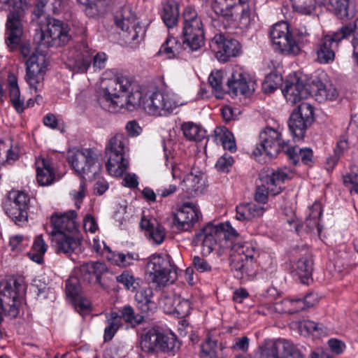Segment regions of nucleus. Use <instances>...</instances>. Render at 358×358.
Instances as JSON below:
<instances>
[{
	"label": "nucleus",
	"instance_id": "obj_1",
	"mask_svg": "<svg viewBox=\"0 0 358 358\" xmlns=\"http://www.w3.org/2000/svg\"><path fill=\"white\" fill-rule=\"evenodd\" d=\"M122 105L120 110L125 108L128 111H134L142 108L147 113L154 116H166L171 114L178 106L182 105L177 95L172 92H155L145 100L141 87L133 80V86L121 98Z\"/></svg>",
	"mask_w": 358,
	"mask_h": 358
},
{
	"label": "nucleus",
	"instance_id": "obj_2",
	"mask_svg": "<svg viewBox=\"0 0 358 358\" xmlns=\"http://www.w3.org/2000/svg\"><path fill=\"white\" fill-rule=\"evenodd\" d=\"M309 36L306 29L290 30L286 22L275 24L270 31L273 48L285 55L300 54L302 47L309 42Z\"/></svg>",
	"mask_w": 358,
	"mask_h": 358
},
{
	"label": "nucleus",
	"instance_id": "obj_3",
	"mask_svg": "<svg viewBox=\"0 0 358 358\" xmlns=\"http://www.w3.org/2000/svg\"><path fill=\"white\" fill-rule=\"evenodd\" d=\"M248 0H212L210 6L224 27L246 29L251 21Z\"/></svg>",
	"mask_w": 358,
	"mask_h": 358
},
{
	"label": "nucleus",
	"instance_id": "obj_4",
	"mask_svg": "<svg viewBox=\"0 0 358 358\" xmlns=\"http://www.w3.org/2000/svg\"><path fill=\"white\" fill-rule=\"evenodd\" d=\"M231 266L238 279H245L254 275V258L256 247L251 241L238 238V234L231 238Z\"/></svg>",
	"mask_w": 358,
	"mask_h": 358
},
{
	"label": "nucleus",
	"instance_id": "obj_5",
	"mask_svg": "<svg viewBox=\"0 0 358 358\" xmlns=\"http://www.w3.org/2000/svg\"><path fill=\"white\" fill-rule=\"evenodd\" d=\"M134 79L123 74H118L105 82L101 89L99 102L101 108L110 113L120 111V101L133 86Z\"/></svg>",
	"mask_w": 358,
	"mask_h": 358
},
{
	"label": "nucleus",
	"instance_id": "obj_6",
	"mask_svg": "<svg viewBox=\"0 0 358 358\" xmlns=\"http://www.w3.org/2000/svg\"><path fill=\"white\" fill-rule=\"evenodd\" d=\"M129 151V138L126 135L117 133L112 136L106 146V163L108 173L115 177L121 176L127 170L129 162L126 154Z\"/></svg>",
	"mask_w": 358,
	"mask_h": 358
},
{
	"label": "nucleus",
	"instance_id": "obj_7",
	"mask_svg": "<svg viewBox=\"0 0 358 358\" xmlns=\"http://www.w3.org/2000/svg\"><path fill=\"white\" fill-rule=\"evenodd\" d=\"M67 161L85 180H94L101 168L99 155L92 148L70 150L67 152Z\"/></svg>",
	"mask_w": 358,
	"mask_h": 358
},
{
	"label": "nucleus",
	"instance_id": "obj_8",
	"mask_svg": "<svg viewBox=\"0 0 358 358\" xmlns=\"http://www.w3.org/2000/svg\"><path fill=\"white\" fill-rule=\"evenodd\" d=\"M41 24V33L38 43L41 46L60 47L67 44L71 39L69 34L70 29L63 21L50 17H45V22H38Z\"/></svg>",
	"mask_w": 358,
	"mask_h": 358
},
{
	"label": "nucleus",
	"instance_id": "obj_9",
	"mask_svg": "<svg viewBox=\"0 0 358 358\" xmlns=\"http://www.w3.org/2000/svg\"><path fill=\"white\" fill-rule=\"evenodd\" d=\"M0 3L12 6L6 23L5 42L10 50H13L19 45L23 35L22 20L24 5L22 0H0Z\"/></svg>",
	"mask_w": 358,
	"mask_h": 358
},
{
	"label": "nucleus",
	"instance_id": "obj_10",
	"mask_svg": "<svg viewBox=\"0 0 358 358\" xmlns=\"http://www.w3.org/2000/svg\"><path fill=\"white\" fill-rule=\"evenodd\" d=\"M236 234V231L228 223H221L217 225L208 223L195 234L194 242L196 244L201 243L203 252L209 254L213 250L218 241L222 239L231 240L232 236Z\"/></svg>",
	"mask_w": 358,
	"mask_h": 358
},
{
	"label": "nucleus",
	"instance_id": "obj_11",
	"mask_svg": "<svg viewBox=\"0 0 358 358\" xmlns=\"http://www.w3.org/2000/svg\"><path fill=\"white\" fill-rule=\"evenodd\" d=\"M22 287L19 280L13 277L0 283V307L6 316L16 318L20 313V302L18 294Z\"/></svg>",
	"mask_w": 358,
	"mask_h": 358
},
{
	"label": "nucleus",
	"instance_id": "obj_12",
	"mask_svg": "<svg viewBox=\"0 0 358 358\" xmlns=\"http://www.w3.org/2000/svg\"><path fill=\"white\" fill-rule=\"evenodd\" d=\"M114 22L116 27L123 31L122 36L127 43H138L143 38L144 27L136 22L135 15L129 8H122L116 11Z\"/></svg>",
	"mask_w": 358,
	"mask_h": 358
},
{
	"label": "nucleus",
	"instance_id": "obj_13",
	"mask_svg": "<svg viewBox=\"0 0 358 358\" xmlns=\"http://www.w3.org/2000/svg\"><path fill=\"white\" fill-rule=\"evenodd\" d=\"M259 358H303L301 351L285 339L265 340L258 348Z\"/></svg>",
	"mask_w": 358,
	"mask_h": 358
},
{
	"label": "nucleus",
	"instance_id": "obj_14",
	"mask_svg": "<svg viewBox=\"0 0 358 358\" xmlns=\"http://www.w3.org/2000/svg\"><path fill=\"white\" fill-rule=\"evenodd\" d=\"M287 148V143L282 139L281 134L278 131L266 127L260 133L259 143L252 153L255 157L265 154L273 157Z\"/></svg>",
	"mask_w": 358,
	"mask_h": 358
},
{
	"label": "nucleus",
	"instance_id": "obj_15",
	"mask_svg": "<svg viewBox=\"0 0 358 358\" xmlns=\"http://www.w3.org/2000/svg\"><path fill=\"white\" fill-rule=\"evenodd\" d=\"M152 266V280L158 286H165L173 283L177 278L176 267L171 263V258L168 255L153 256L149 264Z\"/></svg>",
	"mask_w": 358,
	"mask_h": 358
},
{
	"label": "nucleus",
	"instance_id": "obj_16",
	"mask_svg": "<svg viewBox=\"0 0 358 358\" xmlns=\"http://www.w3.org/2000/svg\"><path fill=\"white\" fill-rule=\"evenodd\" d=\"M286 179H288L287 173L280 169L263 176L261 179L262 184L257 187L255 200L259 203H266L268 194L277 195L282 191V184Z\"/></svg>",
	"mask_w": 358,
	"mask_h": 358
},
{
	"label": "nucleus",
	"instance_id": "obj_17",
	"mask_svg": "<svg viewBox=\"0 0 358 358\" xmlns=\"http://www.w3.org/2000/svg\"><path fill=\"white\" fill-rule=\"evenodd\" d=\"M313 108L308 103H301L290 115L288 127L294 138L301 139L305 136L307 128L313 121Z\"/></svg>",
	"mask_w": 358,
	"mask_h": 358
},
{
	"label": "nucleus",
	"instance_id": "obj_18",
	"mask_svg": "<svg viewBox=\"0 0 358 358\" xmlns=\"http://www.w3.org/2000/svg\"><path fill=\"white\" fill-rule=\"evenodd\" d=\"M50 237L52 245L57 254H64L67 257H71L73 254H77L81 251L78 231L67 234L59 231Z\"/></svg>",
	"mask_w": 358,
	"mask_h": 358
},
{
	"label": "nucleus",
	"instance_id": "obj_19",
	"mask_svg": "<svg viewBox=\"0 0 358 358\" xmlns=\"http://www.w3.org/2000/svg\"><path fill=\"white\" fill-rule=\"evenodd\" d=\"M210 47L222 62H227L230 57H236L241 50L239 42L222 34H216L210 41Z\"/></svg>",
	"mask_w": 358,
	"mask_h": 358
},
{
	"label": "nucleus",
	"instance_id": "obj_20",
	"mask_svg": "<svg viewBox=\"0 0 358 358\" xmlns=\"http://www.w3.org/2000/svg\"><path fill=\"white\" fill-rule=\"evenodd\" d=\"M201 215L193 203L185 202L174 213L172 228L177 231H188Z\"/></svg>",
	"mask_w": 358,
	"mask_h": 358
},
{
	"label": "nucleus",
	"instance_id": "obj_21",
	"mask_svg": "<svg viewBox=\"0 0 358 358\" xmlns=\"http://www.w3.org/2000/svg\"><path fill=\"white\" fill-rule=\"evenodd\" d=\"M255 86V82L248 74L241 70L234 71L227 80L226 92L231 96L242 94L248 96L254 92Z\"/></svg>",
	"mask_w": 358,
	"mask_h": 358
},
{
	"label": "nucleus",
	"instance_id": "obj_22",
	"mask_svg": "<svg viewBox=\"0 0 358 358\" xmlns=\"http://www.w3.org/2000/svg\"><path fill=\"white\" fill-rule=\"evenodd\" d=\"M76 218L77 213L73 210L63 213H54L50 217V224L52 230L50 232V236L59 231L67 234L68 232L78 231Z\"/></svg>",
	"mask_w": 358,
	"mask_h": 358
},
{
	"label": "nucleus",
	"instance_id": "obj_23",
	"mask_svg": "<svg viewBox=\"0 0 358 358\" xmlns=\"http://www.w3.org/2000/svg\"><path fill=\"white\" fill-rule=\"evenodd\" d=\"M282 92L287 101L292 104H295L301 99L310 96L308 84H303L296 76L290 77L285 81Z\"/></svg>",
	"mask_w": 358,
	"mask_h": 358
},
{
	"label": "nucleus",
	"instance_id": "obj_24",
	"mask_svg": "<svg viewBox=\"0 0 358 358\" xmlns=\"http://www.w3.org/2000/svg\"><path fill=\"white\" fill-rule=\"evenodd\" d=\"M180 185L187 197L201 195L204 192L206 188L203 174L199 170L193 169L185 175Z\"/></svg>",
	"mask_w": 358,
	"mask_h": 358
},
{
	"label": "nucleus",
	"instance_id": "obj_25",
	"mask_svg": "<svg viewBox=\"0 0 358 358\" xmlns=\"http://www.w3.org/2000/svg\"><path fill=\"white\" fill-rule=\"evenodd\" d=\"M92 57L88 50L82 52L71 50L69 56L67 66L75 73H85L92 63Z\"/></svg>",
	"mask_w": 358,
	"mask_h": 358
},
{
	"label": "nucleus",
	"instance_id": "obj_26",
	"mask_svg": "<svg viewBox=\"0 0 358 358\" xmlns=\"http://www.w3.org/2000/svg\"><path fill=\"white\" fill-rule=\"evenodd\" d=\"M294 273L299 277L301 283L309 285L313 281V260L310 255H306L295 263Z\"/></svg>",
	"mask_w": 358,
	"mask_h": 358
},
{
	"label": "nucleus",
	"instance_id": "obj_27",
	"mask_svg": "<svg viewBox=\"0 0 358 358\" xmlns=\"http://www.w3.org/2000/svg\"><path fill=\"white\" fill-rule=\"evenodd\" d=\"M104 265L100 262H87L79 268L78 278L87 283H99Z\"/></svg>",
	"mask_w": 358,
	"mask_h": 358
},
{
	"label": "nucleus",
	"instance_id": "obj_28",
	"mask_svg": "<svg viewBox=\"0 0 358 358\" xmlns=\"http://www.w3.org/2000/svg\"><path fill=\"white\" fill-rule=\"evenodd\" d=\"M329 10L338 19L349 20L355 17V9L351 0H329Z\"/></svg>",
	"mask_w": 358,
	"mask_h": 358
},
{
	"label": "nucleus",
	"instance_id": "obj_29",
	"mask_svg": "<svg viewBox=\"0 0 358 358\" xmlns=\"http://www.w3.org/2000/svg\"><path fill=\"white\" fill-rule=\"evenodd\" d=\"M36 180L41 186L51 185L55 179L54 169L50 162L44 158L36 161Z\"/></svg>",
	"mask_w": 358,
	"mask_h": 358
},
{
	"label": "nucleus",
	"instance_id": "obj_30",
	"mask_svg": "<svg viewBox=\"0 0 358 358\" xmlns=\"http://www.w3.org/2000/svg\"><path fill=\"white\" fill-rule=\"evenodd\" d=\"M236 218L240 221H248L255 217H259L264 213L266 208L259 204L247 203L240 204L236 208Z\"/></svg>",
	"mask_w": 358,
	"mask_h": 358
},
{
	"label": "nucleus",
	"instance_id": "obj_31",
	"mask_svg": "<svg viewBox=\"0 0 358 358\" xmlns=\"http://www.w3.org/2000/svg\"><path fill=\"white\" fill-rule=\"evenodd\" d=\"M140 347L144 352L148 354L159 352V331L153 328L143 334L140 340Z\"/></svg>",
	"mask_w": 358,
	"mask_h": 358
},
{
	"label": "nucleus",
	"instance_id": "obj_32",
	"mask_svg": "<svg viewBox=\"0 0 358 358\" xmlns=\"http://www.w3.org/2000/svg\"><path fill=\"white\" fill-rule=\"evenodd\" d=\"M285 153L295 165L300 161L308 166H312L313 164V152L310 148H300L299 146L288 147Z\"/></svg>",
	"mask_w": 358,
	"mask_h": 358
},
{
	"label": "nucleus",
	"instance_id": "obj_33",
	"mask_svg": "<svg viewBox=\"0 0 358 358\" xmlns=\"http://www.w3.org/2000/svg\"><path fill=\"white\" fill-rule=\"evenodd\" d=\"M135 300L139 305V308L143 313H148L155 306L151 299L153 295L152 289L148 285H143V282L140 283V287L135 290Z\"/></svg>",
	"mask_w": 358,
	"mask_h": 358
},
{
	"label": "nucleus",
	"instance_id": "obj_34",
	"mask_svg": "<svg viewBox=\"0 0 358 358\" xmlns=\"http://www.w3.org/2000/svg\"><path fill=\"white\" fill-rule=\"evenodd\" d=\"M162 19L169 28L173 27L179 18L178 4L173 0H169L163 4L161 13Z\"/></svg>",
	"mask_w": 358,
	"mask_h": 358
},
{
	"label": "nucleus",
	"instance_id": "obj_35",
	"mask_svg": "<svg viewBox=\"0 0 358 358\" xmlns=\"http://www.w3.org/2000/svg\"><path fill=\"white\" fill-rule=\"evenodd\" d=\"M167 303L172 304V309L169 310L170 313L176 314L178 317L187 316L191 310L190 302L180 296H174L173 298L166 299Z\"/></svg>",
	"mask_w": 358,
	"mask_h": 358
},
{
	"label": "nucleus",
	"instance_id": "obj_36",
	"mask_svg": "<svg viewBox=\"0 0 358 358\" xmlns=\"http://www.w3.org/2000/svg\"><path fill=\"white\" fill-rule=\"evenodd\" d=\"M181 44L178 40L170 36L166 38L157 52L158 55H165L169 59L177 57L181 52Z\"/></svg>",
	"mask_w": 358,
	"mask_h": 358
},
{
	"label": "nucleus",
	"instance_id": "obj_37",
	"mask_svg": "<svg viewBox=\"0 0 358 358\" xmlns=\"http://www.w3.org/2000/svg\"><path fill=\"white\" fill-rule=\"evenodd\" d=\"M108 259L114 265L122 268H126L133 264L134 261L138 259L136 254L128 252H110L108 256Z\"/></svg>",
	"mask_w": 358,
	"mask_h": 358
},
{
	"label": "nucleus",
	"instance_id": "obj_38",
	"mask_svg": "<svg viewBox=\"0 0 358 358\" xmlns=\"http://www.w3.org/2000/svg\"><path fill=\"white\" fill-rule=\"evenodd\" d=\"M6 213L15 222L16 224L21 225L27 220V212L25 208L16 204L6 202L4 206Z\"/></svg>",
	"mask_w": 358,
	"mask_h": 358
},
{
	"label": "nucleus",
	"instance_id": "obj_39",
	"mask_svg": "<svg viewBox=\"0 0 358 358\" xmlns=\"http://www.w3.org/2000/svg\"><path fill=\"white\" fill-rule=\"evenodd\" d=\"M181 129L185 137L189 141H201L205 137V130L194 122H185Z\"/></svg>",
	"mask_w": 358,
	"mask_h": 358
},
{
	"label": "nucleus",
	"instance_id": "obj_40",
	"mask_svg": "<svg viewBox=\"0 0 358 358\" xmlns=\"http://www.w3.org/2000/svg\"><path fill=\"white\" fill-rule=\"evenodd\" d=\"M182 44L191 51H196L204 45V31L182 35Z\"/></svg>",
	"mask_w": 358,
	"mask_h": 358
},
{
	"label": "nucleus",
	"instance_id": "obj_41",
	"mask_svg": "<svg viewBox=\"0 0 358 358\" xmlns=\"http://www.w3.org/2000/svg\"><path fill=\"white\" fill-rule=\"evenodd\" d=\"M46 56L41 52L33 53L26 62V69L45 73L48 66Z\"/></svg>",
	"mask_w": 358,
	"mask_h": 358
},
{
	"label": "nucleus",
	"instance_id": "obj_42",
	"mask_svg": "<svg viewBox=\"0 0 358 358\" xmlns=\"http://www.w3.org/2000/svg\"><path fill=\"white\" fill-rule=\"evenodd\" d=\"M116 280L122 284L127 290L131 292L138 289L140 287V283L143 282L141 279L134 278L128 271H124L120 275L116 276Z\"/></svg>",
	"mask_w": 358,
	"mask_h": 358
},
{
	"label": "nucleus",
	"instance_id": "obj_43",
	"mask_svg": "<svg viewBox=\"0 0 358 358\" xmlns=\"http://www.w3.org/2000/svg\"><path fill=\"white\" fill-rule=\"evenodd\" d=\"M108 326L104 329V341H110L121 325L119 314L112 312L107 320Z\"/></svg>",
	"mask_w": 358,
	"mask_h": 358
},
{
	"label": "nucleus",
	"instance_id": "obj_44",
	"mask_svg": "<svg viewBox=\"0 0 358 358\" xmlns=\"http://www.w3.org/2000/svg\"><path fill=\"white\" fill-rule=\"evenodd\" d=\"M120 320L122 319L124 321L132 327H135L141 324L144 321V316L136 314L134 308L130 306H125L120 310V315H119Z\"/></svg>",
	"mask_w": 358,
	"mask_h": 358
},
{
	"label": "nucleus",
	"instance_id": "obj_45",
	"mask_svg": "<svg viewBox=\"0 0 358 358\" xmlns=\"http://www.w3.org/2000/svg\"><path fill=\"white\" fill-rule=\"evenodd\" d=\"M308 88L310 96L314 97L316 101L318 102L327 101V94H324L325 84L319 78H316L308 83Z\"/></svg>",
	"mask_w": 358,
	"mask_h": 358
},
{
	"label": "nucleus",
	"instance_id": "obj_46",
	"mask_svg": "<svg viewBox=\"0 0 358 358\" xmlns=\"http://www.w3.org/2000/svg\"><path fill=\"white\" fill-rule=\"evenodd\" d=\"M159 351H173L178 348L177 338L175 334L172 333L164 334L159 331Z\"/></svg>",
	"mask_w": 358,
	"mask_h": 358
},
{
	"label": "nucleus",
	"instance_id": "obj_47",
	"mask_svg": "<svg viewBox=\"0 0 358 358\" xmlns=\"http://www.w3.org/2000/svg\"><path fill=\"white\" fill-rule=\"evenodd\" d=\"M293 8L301 14L310 15L315 9L314 0H291Z\"/></svg>",
	"mask_w": 358,
	"mask_h": 358
},
{
	"label": "nucleus",
	"instance_id": "obj_48",
	"mask_svg": "<svg viewBox=\"0 0 358 358\" xmlns=\"http://www.w3.org/2000/svg\"><path fill=\"white\" fill-rule=\"evenodd\" d=\"M80 292V282L77 276H71L66 281V294L67 297L75 298Z\"/></svg>",
	"mask_w": 358,
	"mask_h": 358
},
{
	"label": "nucleus",
	"instance_id": "obj_49",
	"mask_svg": "<svg viewBox=\"0 0 358 358\" xmlns=\"http://www.w3.org/2000/svg\"><path fill=\"white\" fill-rule=\"evenodd\" d=\"M282 81V77L277 74H270L266 77L262 83V88L265 93H271L274 92Z\"/></svg>",
	"mask_w": 358,
	"mask_h": 358
},
{
	"label": "nucleus",
	"instance_id": "obj_50",
	"mask_svg": "<svg viewBox=\"0 0 358 358\" xmlns=\"http://www.w3.org/2000/svg\"><path fill=\"white\" fill-rule=\"evenodd\" d=\"M223 72L221 71H216L212 72L208 78V82L212 88L219 94L223 92H226V89L222 86Z\"/></svg>",
	"mask_w": 358,
	"mask_h": 358
},
{
	"label": "nucleus",
	"instance_id": "obj_51",
	"mask_svg": "<svg viewBox=\"0 0 358 358\" xmlns=\"http://www.w3.org/2000/svg\"><path fill=\"white\" fill-rule=\"evenodd\" d=\"M293 303L291 299H285L280 301L276 302L273 305L274 311L278 313H296V309L291 308Z\"/></svg>",
	"mask_w": 358,
	"mask_h": 358
},
{
	"label": "nucleus",
	"instance_id": "obj_52",
	"mask_svg": "<svg viewBox=\"0 0 358 358\" xmlns=\"http://www.w3.org/2000/svg\"><path fill=\"white\" fill-rule=\"evenodd\" d=\"M165 236V229L159 224H157L149 232L150 239L157 245L161 244L164 241Z\"/></svg>",
	"mask_w": 358,
	"mask_h": 358
},
{
	"label": "nucleus",
	"instance_id": "obj_53",
	"mask_svg": "<svg viewBox=\"0 0 358 358\" xmlns=\"http://www.w3.org/2000/svg\"><path fill=\"white\" fill-rule=\"evenodd\" d=\"M10 101L18 113H22L24 110V99L20 98V92L19 87H13L10 89Z\"/></svg>",
	"mask_w": 358,
	"mask_h": 358
},
{
	"label": "nucleus",
	"instance_id": "obj_54",
	"mask_svg": "<svg viewBox=\"0 0 358 358\" xmlns=\"http://www.w3.org/2000/svg\"><path fill=\"white\" fill-rule=\"evenodd\" d=\"M234 162V158L231 156L224 154L218 159L216 162L215 167L219 171L228 173L230 168L232 166Z\"/></svg>",
	"mask_w": 358,
	"mask_h": 358
},
{
	"label": "nucleus",
	"instance_id": "obj_55",
	"mask_svg": "<svg viewBox=\"0 0 358 358\" xmlns=\"http://www.w3.org/2000/svg\"><path fill=\"white\" fill-rule=\"evenodd\" d=\"M344 185L350 188L351 194H358V173H350L343 176Z\"/></svg>",
	"mask_w": 358,
	"mask_h": 358
},
{
	"label": "nucleus",
	"instance_id": "obj_56",
	"mask_svg": "<svg viewBox=\"0 0 358 358\" xmlns=\"http://www.w3.org/2000/svg\"><path fill=\"white\" fill-rule=\"evenodd\" d=\"M28 201L29 199L26 194L23 192H14L10 193L9 201L8 202L14 205L16 204L17 206L26 209Z\"/></svg>",
	"mask_w": 358,
	"mask_h": 358
},
{
	"label": "nucleus",
	"instance_id": "obj_57",
	"mask_svg": "<svg viewBox=\"0 0 358 358\" xmlns=\"http://www.w3.org/2000/svg\"><path fill=\"white\" fill-rule=\"evenodd\" d=\"M303 327L308 333H317V336H321L323 334H325L327 330L322 324L317 323L310 320L305 321L303 324Z\"/></svg>",
	"mask_w": 358,
	"mask_h": 358
},
{
	"label": "nucleus",
	"instance_id": "obj_58",
	"mask_svg": "<svg viewBox=\"0 0 358 358\" xmlns=\"http://www.w3.org/2000/svg\"><path fill=\"white\" fill-rule=\"evenodd\" d=\"M26 80L31 87L36 88V85L43 80L44 73L26 69Z\"/></svg>",
	"mask_w": 358,
	"mask_h": 358
},
{
	"label": "nucleus",
	"instance_id": "obj_59",
	"mask_svg": "<svg viewBox=\"0 0 358 358\" xmlns=\"http://www.w3.org/2000/svg\"><path fill=\"white\" fill-rule=\"evenodd\" d=\"M195 269L200 272H210L212 271L211 265L203 257L194 256L192 262Z\"/></svg>",
	"mask_w": 358,
	"mask_h": 358
},
{
	"label": "nucleus",
	"instance_id": "obj_60",
	"mask_svg": "<svg viewBox=\"0 0 358 358\" xmlns=\"http://www.w3.org/2000/svg\"><path fill=\"white\" fill-rule=\"evenodd\" d=\"M203 24L201 20L193 21L192 24H183L182 35L203 31Z\"/></svg>",
	"mask_w": 358,
	"mask_h": 358
},
{
	"label": "nucleus",
	"instance_id": "obj_61",
	"mask_svg": "<svg viewBox=\"0 0 358 358\" xmlns=\"http://www.w3.org/2000/svg\"><path fill=\"white\" fill-rule=\"evenodd\" d=\"M213 345H215V343L208 341L201 346V358H217L216 351Z\"/></svg>",
	"mask_w": 358,
	"mask_h": 358
},
{
	"label": "nucleus",
	"instance_id": "obj_62",
	"mask_svg": "<svg viewBox=\"0 0 358 358\" xmlns=\"http://www.w3.org/2000/svg\"><path fill=\"white\" fill-rule=\"evenodd\" d=\"M183 24H192L193 21L201 20L197 15L196 10L190 7H187L183 12Z\"/></svg>",
	"mask_w": 358,
	"mask_h": 358
},
{
	"label": "nucleus",
	"instance_id": "obj_63",
	"mask_svg": "<svg viewBox=\"0 0 358 358\" xmlns=\"http://www.w3.org/2000/svg\"><path fill=\"white\" fill-rule=\"evenodd\" d=\"M107 56L104 52H98L93 57V67L98 70L104 69L106 66Z\"/></svg>",
	"mask_w": 358,
	"mask_h": 358
},
{
	"label": "nucleus",
	"instance_id": "obj_64",
	"mask_svg": "<svg viewBox=\"0 0 358 358\" xmlns=\"http://www.w3.org/2000/svg\"><path fill=\"white\" fill-rule=\"evenodd\" d=\"M83 227L85 231L94 233L98 227L94 217L91 214H87L83 220Z\"/></svg>",
	"mask_w": 358,
	"mask_h": 358
}]
</instances>
